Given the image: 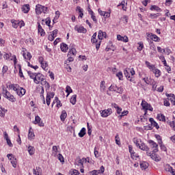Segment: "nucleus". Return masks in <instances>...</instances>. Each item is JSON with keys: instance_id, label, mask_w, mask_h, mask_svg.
Masks as SVG:
<instances>
[{"instance_id": "15", "label": "nucleus", "mask_w": 175, "mask_h": 175, "mask_svg": "<svg viewBox=\"0 0 175 175\" xmlns=\"http://www.w3.org/2000/svg\"><path fill=\"white\" fill-rule=\"evenodd\" d=\"M131 68H127L124 71V76H126V79L130 81H132V79H131Z\"/></svg>"}, {"instance_id": "47", "label": "nucleus", "mask_w": 175, "mask_h": 175, "mask_svg": "<svg viewBox=\"0 0 175 175\" xmlns=\"http://www.w3.org/2000/svg\"><path fill=\"white\" fill-rule=\"evenodd\" d=\"M116 143L118 146H121V141H120V137H118V134H117L115 137Z\"/></svg>"}, {"instance_id": "37", "label": "nucleus", "mask_w": 175, "mask_h": 175, "mask_svg": "<svg viewBox=\"0 0 175 175\" xmlns=\"http://www.w3.org/2000/svg\"><path fill=\"white\" fill-rule=\"evenodd\" d=\"M133 143L137 146V147L139 148L142 141L140 139H137V138H133Z\"/></svg>"}, {"instance_id": "13", "label": "nucleus", "mask_w": 175, "mask_h": 175, "mask_svg": "<svg viewBox=\"0 0 175 175\" xmlns=\"http://www.w3.org/2000/svg\"><path fill=\"white\" fill-rule=\"evenodd\" d=\"M36 14H42L43 13V5L38 4L36 6Z\"/></svg>"}, {"instance_id": "7", "label": "nucleus", "mask_w": 175, "mask_h": 175, "mask_svg": "<svg viewBox=\"0 0 175 175\" xmlns=\"http://www.w3.org/2000/svg\"><path fill=\"white\" fill-rule=\"evenodd\" d=\"M36 92L40 94V97L43 99V103L44 105H46V100H44V96L43 95V94H44V88L42 86H38L37 87Z\"/></svg>"}, {"instance_id": "12", "label": "nucleus", "mask_w": 175, "mask_h": 175, "mask_svg": "<svg viewBox=\"0 0 175 175\" xmlns=\"http://www.w3.org/2000/svg\"><path fill=\"white\" fill-rule=\"evenodd\" d=\"M149 144H151L153 149V152H158V144L152 140H149Z\"/></svg>"}, {"instance_id": "40", "label": "nucleus", "mask_w": 175, "mask_h": 175, "mask_svg": "<svg viewBox=\"0 0 175 175\" xmlns=\"http://www.w3.org/2000/svg\"><path fill=\"white\" fill-rule=\"evenodd\" d=\"M77 51H76V49H70L69 52H68V55H76V53Z\"/></svg>"}, {"instance_id": "55", "label": "nucleus", "mask_w": 175, "mask_h": 175, "mask_svg": "<svg viewBox=\"0 0 175 175\" xmlns=\"http://www.w3.org/2000/svg\"><path fill=\"white\" fill-rule=\"evenodd\" d=\"M156 139L159 141V144H162V138L159 135H156Z\"/></svg>"}, {"instance_id": "63", "label": "nucleus", "mask_w": 175, "mask_h": 175, "mask_svg": "<svg viewBox=\"0 0 175 175\" xmlns=\"http://www.w3.org/2000/svg\"><path fill=\"white\" fill-rule=\"evenodd\" d=\"M6 142L9 147H13V144H12V141H10V139H6Z\"/></svg>"}, {"instance_id": "45", "label": "nucleus", "mask_w": 175, "mask_h": 175, "mask_svg": "<svg viewBox=\"0 0 175 175\" xmlns=\"http://www.w3.org/2000/svg\"><path fill=\"white\" fill-rule=\"evenodd\" d=\"M46 102L47 106H50V102H51V98H50V94H46Z\"/></svg>"}, {"instance_id": "60", "label": "nucleus", "mask_w": 175, "mask_h": 175, "mask_svg": "<svg viewBox=\"0 0 175 175\" xmlns=\"http://www.w3.org/2000/svg\"><path fill=\"white\" fill-rule=\"evenodd\" d=\"M117 77H118L119 80H122V72H119L116 74Z\"/></svg>"}, {"instance_id": "49", "label": "nucleus", "mask_w": 175, "mask_h": 175, "mask_svg": "<svg viewBox=\"0 0 175 175\" xmlns=\"http://www.w3.org/2000/svg\"><path fill=\"white\" fill-rule=\"evenodd\" d=\"M40 64H41V68H42V69L46 70V68L48 66L47 62H44L41 63Z\"/></svg>"}, {"instance_id": "19", "label": "nucleus", "mask_w": 175, "mask_h": 175, "mask_svg": "<svg viewBox=\"0 0 175 175\" xmlns=\"http://www.w3.org/2000/svg\"><path fill=\"white\" fill-rule=\"evenodd\" d=\"M23 58H25V59H28L29 61H31V58H32V55H31V53L27 52V55L25 54V52L23 51Z\"/></svg>"}, {"instance_id": "56", "label": "nucleus", "mask_w": 175, "mask_h": 175, "mask_svg": "<svg viewBox=\"0 0 175 175\" xmlns=\"http://www.w3.org/2000/svg\"><path fill=\"white\" fill-rule=\"evenodd\" d=\"M38 33H40L41 36H44V35H46V33L44 32V29H43L38 30Z\"/></svg>"}, {"instance_id": "22", "label": "nucleus", "mask_w": 175, "mask_h": 175, "mask_svg": "<svg viewBox=\"0 0 175 175\" xmlns=\"http://www.w3.org/2000/svg\"><path fill=\"white\" fill-rule=\"evenodd\" d=\"M60 49H61L62 51H63V53H66V51L68 50V44L63 42L60 45Z\"/></svg>"}, {"instance_id": "6", "label": "nucleus", "mask_w": 175, "mask_h": 175, "mask_svg": "<svg viewBox=\"0 0 175 175\" xmlns=\"http://www.w3.org/2000/svg\"><path fill=\"white\" fill-rule=\"evenodd\" d=\"M8 159H10V161H11V163L13 166V167H17V159H16L14 157V156L13 155V154H8L7 155Z\"/></svg>"}, {"instance_id": "5", "label": "nucleus", "mask_w": 175, "mask_h": 175, "mask_svg": "<svg viewBox=\"0 0 175 175\" xmlns=\"http://www.w3.org/2000/svg\"><path fill=\"white\" fill-rule=\"evenodd\" d=\"M96 33H94L92 37L91 42L92 43H96V50H99L100 47V43L102 41L96 40Z\"/></svg>"}, {"instance_id": "35", "label": "nucleus", "mask_w": 175, "mask_h": 175, "mask_svg": "<svg viewBox=\"0 0 175 175\" xmlns=\"http://www.w3.org/2000/svg\"><path fill=\"white\" fill-rule=\"evenodd\" d=\"M152 72L156 77H159V76H161V70H159L158 68H156Z\"/></svg>"}, {"instance_id": "25", "label": "nucleus", "mask_w": 175, "mask_h": 175, "mask_svg": "<svg viewBox=\"0 0 175 175\" xmlns=\"http://www.w3.org/2000/svg\"><path fill=\"white\" fill-rule=\"evenodd\" d=\"M100 91L105 92V90H106V82H105V81L100 82Z\"/></svg>"}, {"instance_id": "14", "label": "nucleus", "mask_w": 175, "mask_h": 175, "mask_svg": "<svg viewBox=\"0 0 175 175\" xmlns=\"http://www.w3.org/2000/svg\"><path fill=\"white\" fill-rule=\"evenodd\" d=\"M118 40H120L121 42H124V43H127L129 42L128 37L126 36H124V37L121 36V35L117 36Z\"/></svg>"}, {"instance_id": "57", "label": "nucleus", "mask_w": 175, "mask_h": 175, "mask_svg": "<svg viewBox=\"0 0 175 175\" xmlns=\"http://www.w3.org/2000/svg\"><path fill=\"white\" fill-rule=\"evenodd\" d=\"M8 66H4L3 67V70H2L3 75H5V73H6V72H8Z\"/></svg>"}, {"instance_id": "21", "label": "nucleus", "mask_w": 175, "mask_h": 175, "mask_svg": "<svg viewBox=\"0 0 175 175\" xmlns=\"http://www.w3.org/2000/svg\"><path fill=\"white\" fill-rule=\"evenodd\" d=\"M140 167L142 170H146L148 167V163L144 161L140 163Z\"/></svg>"}, {"instance_id": "61", "label": "nucleus", "mask_w": 175, "mask_h": 175, "mask_svg": "<svg viewBox=\"0 0 175 175\" xmlns=\"http://www.w3.org/2000/svg\"><path fill=\"white\" fill-rule=\"evenodd\" d=\"M52 150H53V151H54L55 154L58 153V148L57 147V146H53Z\"/></svg>"}, {"instance_id": "28", "label": "nucleus", "mask_w": 175, "mask_h": 175, "mask_svg": "<svg viewBox=\"0 0 175 175\" xmlns=\"http://www.w3.org/2000/svg\"><path fill=\"white\" fill-rule=\"evenodd\" d=\"M157 118V120H159V121H163V122L166 121V118L162 113L158 114Z\"/></svg>"}, {"instance_id": "4", "label": "nucleus", "mask_w": 175, "mask_h": 175, "mask_svg": "<svg viewBox=\"0 0 175 175\" xmlns=\"http://www.w3.org/2000/svg\"><path fill=\"white\" fill-rule=\"evenodd\" d=\"M141 106L142 107L144 110H146L145 114H147V110L152 111V107H151V105L148 104V103H147V101L144 100H142Z\"/></svg>"}, {"instance_id": "59", "label": "nucleus", "mask_w": 175, "mask_h": 175, "mask_svg": "<svg viewBox=\"0 0 175 175\" xmlns=\"http://www.w3.org/2000/svg\"><path fill=\"white\" fill-rule=\"evenodd\" d=\"M152 86L154 91H155V90H157V83L154 81V80H152Z\"/></svg>"}, {"instance_id": "11", "label": "nucleus", "mask_w": 175, "mask_h": 175, "mask_svg": "<svg viewBox=\"0 0 175 175\" xmlns=\"http://www.w3.org/2000/svg\"><path fill=\"white\" fill-rule=\"evenodd\" d=\"M166 96H167V99L170 100L171 103L175 106V95L173 94H167Z\"/></svg>"}, {"instance_id": "18", "label": "nucleus", "mask_w": 175, "mask_h": 175, "mask_svg": "<svg viewBox=\"0 0 175 175\" xmlns=\"http://www.w3.org/2000/svg\"><path fill=\"white\" fill-rule=\"evenodd\" d=\"M30 9L31 8H29V4H25V5H23L22 7V12H23V13H28Z\"/></svg>"}, {"instance_id": "8", "label": "nucleus", "mask_w": 175, "mask_h": 175, "mask_svg": "<svg viewBox=\"0 0 175 175\" xmlns=\"http://www.w3.org/2000/svg\"><path fill=\"white\" fill-rule=\"evenodd\" d=\"M33 124H35L36 125V124H38L39 126H44V123H43L42 119L40 118V117H39V116H36L35 117V121L33 122Z\"/></svg>"}, {"instance_id": "27", "label": "nucleus", "mask_w": 175, "mask_h": 175, "mask_svg": "<svg viewBox=\"0 0 175 175\" xmlns=\"http://www.w3.org/2000/svg\"><path fill=\"white\" fill-rule=\"evenodd\" d=\"M28 152L29 155H33L35 154V148L33 146H29L28 147Z\"/></svg>"}, {"instance_id": "16", "label": "nucleus", "mask_w": 175, "mask_h": 175, "mask_svg": "<svg viewBox=\"0 0 175 175\" xmlns=\"http://www.w3.org/2000/svg\"><path fill=\"white\" fill-rule=\"evenodd\" d=\"M98 38L99 40L101 42L103 38H106V32H103V31L102 30L98 31Z\"/></svg>"}, {"instance_id": "41", "label": "nucleus", "mask_w": 175, "mask_h": 175, "mask_svg": "<svg viewBox=\"0 0 175 175\" xmlns=\"http://www.w3.org/2000/svg\"><path fill=\"white\" fill-rule=\"evenodd\" d=\"M12 27L14 28H18V27H20V22H18V21H14L12 22Z\"/></svg>"}, {"instance_id": "38", "label": "nucleus", "mask_w": 175, "mask_h": 175, "mask_svg": "<svg viewBox=\"0 0 175 175\" xmlns=\"http://www.w3.org/2000/svg\"><path fill=\"white\" fill-rule=\"evenodd\" d=\"M67 57H68V59L64 62V64H69V62H73L74 59L72 57L69 55V53L68 54Z\"/></svg>"}, {"instance_id": "48", "label": "nucleus", "mask_w": 175, "mask_h": 175, "mask_svg": "<svg viewBox=\"0 0 175 175\" xmlns=\"http://www.w3.org/2000/svg\"><path fill=\"white\" fill-rule=\"evenodd\" d=\"M151 39L152 40H154V42H158V40H159V37H157V35L153 34V35L151 36Z\"/></svg>"}, {"instance_id": "29", "label": "nucleus", "mask_w": 175, "mask_h": 175, "mask_svg": "<svg viewBox=\"0 0 175 175\" xmlns=\"http://www.w3.org/2000/svg\"><path fill=\"white\" fill-rule=\"evenodd\" d=\"M77 98V95H76V94L72 95V96L71 97V98L70 100V103H72V105H76Z\"/></svg>"}, {"instance_id": "17", "label": "nucleus", "mask_w": 175, "mask_h": 175, "mask_svg": "<svg viewBox=\"0 0 175 175\" xmlns=\"http://www.w3.org/2000/svg\"><path fill=\"white\" fill-rule=\"evenodd\" d=\"M55 103H57V105H56L57 107H62V103H61V100H59V99H58V97H55V100L52 103V107H53V106H54Z\"/></svg>"}, {"instance_id": "46", "label": "nucleus", "mask_w": 175, "mask_h": 175, "mask_svg": "<svg viewBox=\"0 0 175 175\" xmlns=\"http://www.w3.org/2000/svg\"><path fill=\"white\" fill-rule=\"evenodd\" d=\"M98 174H102V173L105 172V167L102 165L100 168V170H96Z\"/></svg>"}, {"instance_id": "10", "label": "nucleus", "mask_w": 175, "mask_h": 175, "mask_svg": "<svg viewBox=\"0 0 175 175\" xmlns=\"http://www.w3.org/2000/svg\"><path fill=\"white\" fill-rule=\"evenodd\" d=\"M111 114V109H105L101 112V117H109Z\"/></svg>"}, {"instance_id": "26", "label": "nucleus", "mask_w": 175, "mask_h": 175, "mask_svg": "<svg viewBox=\"0 0 175 175\" xmlns=\"http://www.w3.org/2000/svg\"><path fill=\"white\" fill-rule=\"evenodd\" d=\"M147 155H148V157H151L152 159L157 161V154H155V152H154V150L152 151V153L147 152Z\"/></svg>"}, {"instance_id": "36", "label": "nucleus", "mask_w": 175, "mask_h": 175, "mask_svg": "<svg viewBox=\"0 0 175 175\" xmlns=\"http://www.w3.org/2000/svg\"><path fill=\"white\" fill-rule=\"evenodd\" d=\"M40 167H36V169L33 170V173L35 175H40Z\"/></svg>"}, {"instance_id": "58", "label": "nucleus", "mask_w": 175, "mask_h": 175, "mask_svg": "<svg viewBox=\"0 0 175 175\" xmlns=\"http://www.w3.org/2000/svg\"><path fill=\"white\" fill-rule=\"evenodd\" d=\"M131 158L135 159V158H139V155L136 154L135 152L131 153Z\"/></svg>"}, {"instance_id": "42", "label": "nucleus", "mask_w": 175, "mask_h": 175, "mask_svg": "<svg viewBox=\"0 0 175 175\" xmlns=\"http://www.w3.org/2000/svg\"><path fill=\"white\" fill-rule=\"evenodd\" d=\"M150 10H156V12H161V8L157 5H151Z\"/></svg>"}, {"instance_id": "43", "label": "nucleus", "mask_w": 175, "mask_h": 175, "mask_svg": "<svg viewBox=\"0 0 175 175\" xmlns=\"http://www.w3.org/2000/svg\"><path fill=\"white\" fill-rule=\"evenodd\" d=\"M30 79H33V81L35 80V77L36 76V73H33L31 71L27 72Z\"/></svg>"}, {"instance_id": "2", "label": "nucleus", "mask_w": 175, "mask_h": 175, "mask_svg": "<svg viewBox=\"0 0 175 175\" xmlns=\"http://www.w3.org/2000/svg\"><path fill=\"white\" fill-rule=\"evenodd\" d=\"M34 83H36V84H39V83H40L42 85H44L46 88H50V84L44 81V78H43L42 75L40 73H38L35 76Z\"/></svg>"}, {"instance_id": "64", "label": "nucleus", "mask_w": 175, "mask_h": 175, "mask_svg": "<svg viewBox=\"0 0 175 175\" xmlns=\"http://www.w3.org/2000/svg\"><path fill=\"white\" fill-rule=\"evenodd\" d=\"M78 174H80V172H79V171L77 170H74L72 171V173L71 174V175H78Z\"/></svg>"}, {"instance_id": "53", "label": "nucleus", "mask_w": 175, "mask_h": 175, "mask_svg": "<svg viewBox=\"0 0 175 175\" xmlns=\"http://www.w3.org/2000/svg\"><path fill=\"white\" fill-rule=\"evenodd\" d=\"M150 49V50H153V51H156L157 46H155V45L152 42H151Z\"/></svg>"}, {"instance_id": "52", "label": "nucleus", "mask_w": 175, "mask_h": 175, "mask_svg": "<svg viewBox=\"0 0 175 175\" xmlns=\"http://www.w3.org/2000/svg\"><path fill=\"white\" fill-rule=\"evenodd\" d=\"M138 44H139V46H138L137 49L139 51H142V50H143V48L144 47V46L143 45V42H139Z\"/></svg>"}, {"instance_id": "23", "label": "nucleus", "mask_w": 175, "mask_h": 175, "mask_svg": "<svg viewBox=\"0 0 175 175\" xmlns=\"http://www.w3.org/2000/svg\"><path fill=\"white\" fill-rule=\"evenodd\" d=\"M68 114L66 113V111L63 110L62 112V114L60 116V119L62 121H65V120L66 119Z\"/></svg>"}, {"instance_id": "9", "label": "nucleus", "mask_w": 175, "mask_h": 175, "mask_svg": "<svg viewBox=\"0 0 175 175\" xmlns=\"http://www.w3.org/2000/svg\"><path fill=\"white\" fill-rule=\"evenodd\" d=\"M75 31H77L79 33H87V29L84 28L83 26H77L75 27Z\"/></svg>"}, {"instance_id": "3", "label": "nucleus", "mask_w": 175, "mask_h": 175, "mask_svg": "<svg viewBox=\"0 0 175 175\" xmlns=\"http://www.w3.org/2000/svg\"><path fill=\"white\" fill-rule=\"evenodd\" d=\"M2 90H3L2 94L4 98H6V99H8L10 102H12V103L16 100L14 96L12 95L10 92L8 91V90L5 86H2Z\"/></svg>"}, {"instance_id": "51", "label": "nucleus", "mask_w": 175, "mask_h": 175, "mask_svg": "<svg viewBox=\"0 0 175 175\" xmlns=\"http://www.w3.org/2000/svg\"><path fill=\"white\" fill-rule=\"evenodd\" d=\"M58 159H59V161H60V162H64L65 161V160L64 159V156H62V154H58Z\"/></svg>"}, {"instance_id": "32", "label": "nucleus", "mask_w": 175, "mask_h": 175, "mask_svg": "<svg viewBox=\"0 0 175 175\" xmlns=\"http://www.w3.org/2000/svg\"><path fill=\"white\" fill-rule=\"evenodd\" d=\"M8 110L5 109V108L0 107V117H5V114Z\"/></svg>"}, {"instance_id": "20", "label": "nucleus", "mask_w": 175, "mask_h": 175, "mask_svg": "<svg viewBox=\"0 0 175 175\" xmlns=\"http://www.w3.org/2000/svg\"><path fill=\"white\" fill-rule=\"evenodd\" d=\"M84 162L86 163L87 162V159H79L78 161V162H75V165H77L78 166H81L83 167V165H84Z\"/></svg>"}, {"instance_id": "30", "label": "nucleus", "mask_w": 175, "mask_h": 175, "mask_svg": "<svg viewBox=\"0 0 175 175\" xmlns=\"http://www.w3.org/2000/svg\"><path fill=\"white\" fill-rule=\"evenodd\" d=\"M31 129H32L31 127H30V129L29 130L28 139L29 140H32V139H34V137H35V134L31 131Z\"/></svg>"}, {"instance_id": "31", "label": "nucleus", "mask_w": 175, "mask_h": 175, "mask_svg": "<svg viewBox=\"0 0 175 175\" xmlns=\"http://www.w3.org/2000/svg\"><path fill=\"white\" fill-rule=\"evenodd\" d=\"M85 128H82L80 132L79 133V137H84V135H85Z\"/></svg>"}, {"instance_id": "62", "label": "nucleus", "mask_w": 175, "mask_h": 175, "mask_svg": "<svg viewBox=\"0 0 175 175\" xmlns=\"http://www.w3.org/2000/svg\"><path fill=\"white\" fill-rule=\"evenodd\" d=\"M51 23V21L50 20V18H47L46 19V25H48V27H51V25H50Z\"/></svg>"}, {"instance_id": "39", "label": "nucleus", "mask_w": 175, "mask_h": 175, "mask_svg": "<svg viewBox=\"0 0 175 175\" xmlns=\"http://www.w3.org/2000/svg\"><path fill=\"white\" fill-rule=\"evenodd\" d=\"M165 170L166 172H170V173H172V174L174 173V171H173V167H172L169 165H166Z\"/></svg>"}, {"instance_id": "1", "label": "nucleus", "mask_w": 175, "mask_h": 175, "mask_svg": "<svg viewBox=\"0 0 175 175\" xmlns=\"http://www.w3.org/2000/svg\"><path fill=\"white\" fill-rule=\"evenodd\" d=\"M7 88L12 89L14 91H15L19 96H23V95H25V89L23 88H20V86L17 84H11L9 85H7Z\"/></svg>"}, {"instance_id": "50", "label": "nucleus", "mask_w": 175, "mask_h": 175, "mask_svg": "<svg viewBox=\"0 0 175 175\" xmlns=\"http://www.w3.org/2000/svg\"><path fill=\"white\" fill-rule=\"evenodd\" d=\"M87 126H88V135H89V136H91V133H92V130H91V128H90V123H87Z\"/></svg>"}, {"instance_id": "44", "label": "nucleus", "mask_w": 175, "mask_h": 175, "mask_svg": "<svg viewBox=\"0 0 175 175\" xmlns=\"http://www.w3.org/2000/svg\"><path fill=\"white\" fill-rule=\"evenodd\" d=\"M90 14H91V18L93 20V21H94V23H98V20H96V16L94 15V11H91Z\"/></svg>"}, {"instance_id": "24", "label": "nucleus", "mask_w": 175, "mask_h": 175, "mask_svg": "<svg viewBox=\"0 0 175 175\" xmlns=\"http://www.w3.org/2000/svg\"><path fill=\"white\" fill-rule=\"evenodd\" d=\"M140 150H142V151H148L150 148H148V146H146L144 143H141V145L139 148Z\"/></svg>"}, {"instance_id": "34", "label": "nucleus", "mask_w": 175, "mask_h": 175, "mask_svg": "<svg viewBox=\"0 0 175 175\" xmlns=\"http://www.w3.org/2000/svg\"><path fill=\"white\" fill-rule=\"evenodd\" d=\"M66 92H67V96H69V94H72V92H73V90H72V88H70V86L67 85L66 88Z\"/></svg>"}, {"instance_id": "33", "label": "nucleus", "mask_w": 175, "mask_h": 175, "mask_svg": "<svg viewBox=\"0 0 175 175\" xmlns=\"http://www.w3.org/2000/svg\"><path fill=\"white\" fill-rule=\"evenodd\" d=\"M161 13H157V14H150L149 17L150 18L154 19V18H158L159 16H161Z\"/></svg>"}, {"instance_id": "54", "label": "nucleus", "mask_w": 175, "mask_h": 175, "mask_svg": "<svg viewBox=\"0 0 175 175\" xmlns=\"http://www.w3.org/2000/svg\"><path fill=\"white\" fill-rule=\"evenodd\" d=\"M116 88V92H118V94H122V91L123 90L122 89V88H117V86L115 88Z\"/></svg>"}]
</instances>
